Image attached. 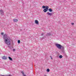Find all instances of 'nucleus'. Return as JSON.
<instances>
[{
  "label": "nucleus",
  "instance_id": "nucleus-13",
  "mask_svg": "<svg viewBox=\"0 0 76 76\" xmlns=\"http://www.w3.org/2000/svg\"><path fill=\"white\" fill-rule=\"evenodd\" d=\"M46 71L47 72H50V69H48L46 70Z\"/></svg>",
  "mask_w": 76,
  "mask_h": 76
},
{
  "label": "nucleus",
  "instance_id": "nucleus-10",
  "mask_svg": "<svg viewBox=\"0 0 76 76\" xmlns=\"http://www.w3.org/2000/svg\"><path fill=\"white\" fill-rule=\"evenodd\" d=\"M59 58H63V56L62 55H60L59 56Z\"/></svg>",
  "mask_w": 76,
  "mask_h": 76
},
{
  "label": "nucleus",
  "instance_id": "nucleus-18",
  "mask_svg": "<svg viewBox=\"0 0 76 76\" xmlns=\"http://www.w3.org/2000/svg\"><path fill=\"white\" fill-rule=\"evenodd\" d=\"M4 33H1V35H4Z\"/></svg>",
  "mask_w": 76,
  "mask_h": 76
},
{
  "label": "nucleus",
  "instance_id": "nucleus-12",
  "mask_svg": "<svg viewBox=\"0 0 76 76\" xmlns=\"http://www.w3.org/2000/svg\"><path fill=\"white\" fill-rule=\"evenodd\" d=\"M42 7L43 9H45V8H46V6H43Z\"/></svg>",
  "mask_w": 76,
  "mask_h": 76
},
{
  "label": "nucleus",
  "instance_id": "nucleus-7",
  "mask_svg": "<svg viewBox=\"0 0 76 76\" xmlns=\"http://www.w3.org/2000/svg\"><path fill=\"white\" fill-rule=\"evenodd\" d=\"M2 59H3V60H6V59H7V58L5 56H3L2 57Z\"/></svg>",
  "mask_w": 76,
  "mask_h": 76
},
{
  "label": "nucleus",
  "instance_id": "nucleus-15",
  "mask_svg": "<svg viewBox=\"0 0 76 76\" xmlns=\"http://www.w3.org/2000/svg\"><path fill=\"white\" fill-rule=\"evenodd\" d=\"M41 35L42 36L43 35H44V34H43V33H42Z\"/></svg>",
  "mask_w": 76,
  "mask_h": 76
},
{
  "label": "nucleus",
  "instance_id": "nucleus-3",
  "mask_svg": "<svg viewBox=\"0 0 76 76\" xmlns=\"http://www.w3.org/2000/svg\"><path fill=\"white\" fill-rule=\"evenodd\" d=\"M56 46L58 48H59V49H61V45L58 44H57L56 45Z\"/></svg>",
  "mask_w": 76,
  "mask_h": 76
},
{
  "label": "nucleus",
  "instance_id": "nucleus-9",
  "mask_svg": "<svg viewBox=\"0 0 76 76\" xmlns=\"http://www.w3.org/2000/svg\"><path fill=\"white\" fill-rule=\"evenodd\" d=\"M48 10L49 12H52V10L51 8L49 9Z\"/></svg>",
  "mask_w": 76,
  "mask_h": 76
},
{
  "label": "nucleus",
  "instance_id": "nucleus-17",
  "mask_svg": "<svg viewBox=\"0 0 76 76\" xmlns=\"http://www.w3.org/2000/svg\"><path fill=\"white\" fill-rule=\"evenodd\" d=\"M16 50L15 49H13V51H15Z\"/></svg>",
  "mask_w": 76,
  "mask_h": 76
},
{
  "label": "nucleus",
  "instance_id": "nucleus-5",
  "mask_svg": "<svg viewBox=\"0 0 76 76\" xmlns=\"http://www.w3.org/2000/svg\"><path fill=\"white\" fill-rule=\"evenodd\" d=\"M0 13H1L2 15H4V12H3V10H1L0 11Z\"/></svg>",
  "mask_w": 76,
  "mask_h": 76
},
{
  "label": "nucleus",
  "instance_id": "nucleus-2",
  "mask_svg": "<svg viewBox=\"0 0 76 76\" xmlns=\"http://www.w3.org/2000/svg\"><path fill=\"white\" fill-rule=\"evenodd\" d=\"M48 8H49V7H48V6H46V8L43 10L44 12H46L47 11H48Z\"/></svg>",
  "mask_w": 76,
  "mask_h": 76
},
{
  "label": "nucleus",
  "instance_id": "nucleus-8",
  "mask_svg": "<svg viewBox=\"0 0 76 76\" xmlns=\"http://www.w3.org/2000/svg\"><path fill=\"white\" fill-rule=\"evenodd\" d=\"M34 22H35V23H36V24H38V20H35Z\"/></svg>",
  "mask_w": 76,
  "mask_h": 76
},
{
  "label": "nucleus",
  "instance_id": "nucleus-6",
  "mask_svg": "<svg viewBox=\"0 0 76 76\" xmlns=\"http://www.w3.org/2000/svg\"><path fill=\"white\" fill-rule=\"evenodd\" d=\"M47 15H50V16H51V15H53V14H52V13L49 12H47Z\"/></svg>",
  "mask_w": 76,
  "mask_h": 76
},
{
  "label": "nucleus",
  "instance_id": "nucleus-14",
  "mask_svg": "<svg viewBox=\"0 0 76 76\" xmlns=\"http://www.w3.org/2000/svg\"><path fill=\"white\" fill-rule=\"evenodd\" d=\"M20 40H18V44H20Z\"/></svg>",
  "mask_w": 76,
  "mask_h": 76
},
{
  "label": "nucleus",
  "instance_id": "nucleus-11",
  "mask_svg": "<svg viewBox=\"0 0 76 76\" xmlns=\"http://www.w3.org/2000/svg\"><path fill=\"white\" fill-rule=\"evenodd\" d=\"M9 58L10 60H11V61H12V60H13L12 58L10 57H9Z\"/></svg>",
  "mask_w": 76,
  "mask_h": 76
},
{
  "label": "nucleus",
  "instance_id": "nucleus-4",
  "mask_svg": "<svg viewBox=\"0 0 76 76\" xmlns=\"http://www.w3.org/2000/svg\"><path fill=\"white\" fill-rule=\"evenodd\" d=\"M14 22H18V20L16 19H14L13 20Z\"/></svg>",
  "mask_w": 76,
  "mask_h": 76
},
{
  "label": "nucleus",
  "instance_id": "nucleus-19",
  "mask_svg": "<svg viewBox=\"0 0 76 76\" xmlns=\"http://www.w3.org/2000/svg\"><path fill=\"white\" fill-rule=\"evenodd\" d=\"M72 25H74V23H72Z\"/></svg>",
  "mask_w": 76,
  "mask_h": 76
},
{
  "label": "nucleus",
  "instance_id": "nucleus-1",
  "mask_svg": "<svg viewBox=\"0 0 76 76\" xmlns=\"http://www.w3.org/2000/svg\"><path fill=\"white\" fill-rule=\"evenodd\" d=\"M4 38V42L7 45H10V38L8 36H6V34L3 35Z\"/></svg>",
  "mask_w": 76,
  "mask_h": 76
},
{
  "label": "nucleus",
  "instance_id": "nucleus-16",
  "mask_svg": "<svg viewBox=\"0 0 76 76\" xmlns=\"http://www.w3.org/2000/svg\"><path fill=\"white\" fill-rule=\"evenodd\" d=\"M50 57L51 59H53V58H52V56H50Z\"/></svg>",
  "mask_w": 76,
  "mask_h": 76
}]
</instances>
